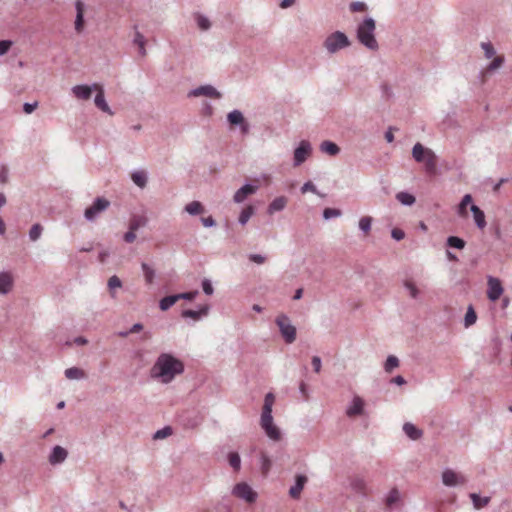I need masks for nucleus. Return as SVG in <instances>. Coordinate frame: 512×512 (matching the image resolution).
Masks as SVG:
<instances>
[{
    "label": "nucleus",
    "mask_w": 512,
    "mask_h": 512,
    "mask_svg": "<svg viewBox=\"0 0 512 512\" xmlns=\"http://www.w3.org/2000/svg\"><path fill=\"white\" fill-rule=\"evenodd\" d=\"M275 403V396L272 393H267L265 396V404L262 408V418H260V426L265 430L266 436L273 441L281 439V432L278 427L273 424L272 407Z\"/></svg>",
    "instance_id": "f03ea898"
},
{
    "label": "nucleus",
    "mask_w": 512,
    "mask_h": 512,
    "mask_svg": "<svg viewBox=\"0 0 512 512\" xmlns=\"http://www.w3.org/2000/svg\"><path fill=\"white\" fill-rule=\"evenodd\" d=\"M363 400L356 396L353 399V404H351L350 408L347 410L348 417H355L361 415L363 413Z\"/></svg>",
    "instance_id": "412c9836"
},
{
    "label": "nucleus",
    "mask_w": 512,
    "mask_h": 512,
    "mask_svg": "<svg viewBox=\"0 0 512 512\" xmlns=\"http://www.w3.org/2000/svg\"><path fill=\"white\" fill-rule=\"evenodd\" d=\"M477 321V314H475L474 308L472 306L468 307L465 314V327L468 328L475 324Z\"/></svg>",
    "instance_id": "72a5a7b5"
},
{
    "label": "nucleus",
    "mask_w": 512,
    "mask_h": 512,
    "mask_svg": "<svg viewBox=\"0 0 512 512\" xmlns=\"http://www.w3.org/2000/svg\"><path fill=\"white\" fill-rule=\"evenodd\" d=\"M257 189L258 186H252L249 184L242 186V188L237 190L236 194H234V202L243 203V201L250 195L254 194L257 191Z\"/></svg>",
    "instance_id": "f3484780"
},
{
    "label": "nucleus",
    "mask_w": 512,
    "mask_h": 512,
    "mask_svg": "<svg viewBox=\"0 0 512 512\" xmlns=\"http://www.w3.org/2000/svg\"><path fill=\"white\" fill-rule=\"evenodd\" d=\"M351 486H353V489L359 493H366V482L361 478H354L353 482H351Z\"/></svg>",
    "instance_id": "a19ab883"
},
{
    "label": "nucleus",
    "mask_w": 512,
    "mask_h": 512,
    "mask_svg": "<svg viewBox=\"0 0 512 512\" xmlns=\"http://www.w3.org/2000/svg\"><path fill=\"white\" fill-rule=\"evenodd\" d=\"M483 52H485L486 58H491L495 54V50L490 43H482Z\"/></svg>",
    "instance_id": "bf43d9fd"
},
{
    "label": "nucleus",
    "mask_w": 512,
    "mask_h": 512,
    "mask_svg": "<svg viewBox=\"0 0 512 512\" xmlns=\"http://www.w3.org/2000/svg\"><path fill=\"white\" fill-rule=\"evenodd\" d=\"M190 96H206L208 98H220L219 92L213 86H201L194 91L190 92Z\"/></svg>",
    "instance_id": "a211bd4d"
},
{
    "label": "nucleus",
    "mask_w": 512,
    "mask_h": 512,
    "mask_svg": "<svg viewBox=\"0 0 512 512\" xmlns=\"http://www.w3.org/2000/svg\"><path fill=\"white\" fill-rule=\"evenodd\" d=\"M287 205V198L284 196H278L274 200H272L271 204L268 206V213L274 214L276 212H280L284 210Z\"/></svg>",
    "instance_id": "aec40b11"
},
{
    "label": "nucleus",
    "mask_w": 512,
    "mask_h": 512,
    "mask_svg": "<svg viewBox=\"0 0 512 512\" xmlns=\"http://www.w3.org/2000/svg\"><path fill=\"white\" fill-rule=\"evenodd\" d=\"M184 210H186V212L189 213L190 215L195 216L203 213V206L200 202L193 201L186 205V207H184Z\"/></svg>",
    "instance_id": "c85d7f7f"
},
{
    "label": "nucleus",
    "mask_w": 512,
    "mask_h": 512,
    "mask_svg": "<svg viewBox=\"0 0 512 512\" xmlns=\"http://www.w3.org/2000/svg\"><path fill=\"white\" fill-rule=\"evenodd\" d=\"M41 225L39 224H34L32 225L31 227V230H29V239H31V241H36L39 236L41 235Z\"/></svg>",
    "instance_id": "de8ad7c7"
},
{
    "label": "nucleus",
    "mask_w": 512,
    "mask_h": 512,
    "mask_svg": "<svg viewBox=\"0 0 512 512\" xmlns=\"http://www.w3.org/2000/svg\"><path fill=\"white\" fill-rule=\"evenodd\" d=\"M472 203V197L470 194H466L464 198H462V201H460V204L457 205V215L460 216V218H466L467 217V206L471 205Z\"/></svg>",
    "instance_id": "393cba45"
},
{
    "label": "nucleus",
    "mask_w": 512,
    "mask_h": 512,
    "mask_svg": "<svg viewBox=\"0 0 512 512\" xmlns=\"http://www.w3.org/2000/svg\"><path fill=\"white\" fill-rule=\"evenodd\" d=\"M249 261L256 263V264H262V263L266 262V258H264L262 255L251 254V255H249Z\"/></svg>",
    "instance_id": "0e129e2a"
},
{
    "label": "nucleus",
    "mask_w": 512,
    "mask_h": 512,
    "mask_svg": "<svg viewBox=\"0 0 512 512\" xmlns=\"http://www.w3.org/2000/svg\"><path fill=\"white\" fill-rule=\"evenodd\" d=\"M131 179L134 184L139 188L146 186V174L143 171L135 172L131 174Z\"/></svg>",
    "instance_id": "2f4dec72"
},
{
    "label": "nucleus",
    "mask_w": 512,
    "mask_h": 512,
    "mask_svg": "<svg viewBox=\"0 0 512 512\" xmlns=\"http://www.w3.org/2000/svg\"><path fill=\"white\" fill-rule=\"evenodd\" d=\"M312 367H313V371H315L316 373L320 372V368L322 367V364L320 363V358L318 356H313Z\"/></svg>",
    "instance_id": "69168bd1"
},
{
    "label": "nucleus",
    "mask_w": 512,
    "mask_h": 512,
    "mask_svg": "<svg viewBox=\"0 0 512 512\" xmlns=\"http://www.w3.org/2000/svg\"><path fill=\"white\" fill-rule=\"evenodd\" d=\"M391 235L392 238H394L397 241H401L402 239H404V231L399 228L392 229Z\"/></svg>",
    "instance_id": "680f3d73"
},
{
    "label": "nucleus",
    "mask_w": 512,
    "mask_h": 512,
    "mask_svg": "<svg viewBox=\"0 0 512 512\" xmlns=\"http://www.w3.org/2000/svg\"><path fill=\"white\" fill-rule=\"evenodd\" d=\"M373 31H375V22L372 18L366 19L359 25V28H357V39H359V42L362 43L363 46L370 50H376L378 48V43H376L375 37L373 36Z\"/></svg>",
    "instance_id": "20e7f679"
},
{
    "label": "nucleus",
    "mask_w": 512,
    "mask_h": 512,
    "mask_svg": "<svg viewBox=\"0 0 512 512\" xmlns=\"http://www.w3.org/2000/svg\"><path fill=\"white\" fill-rule=\"evenodd\" d=\"M503 62H504V57L496 56V57H494V59H492L491 64H489L488 68H486V69H488V71H494V70L498 69L499 67H501Z\"/></svg>",
    "instance_id": "09e8293b"
},
{
    "label": "nucleus",
    "mask_w": 512,
    "mask_h": 512,
    "mask_svg": "<svg viewBox=\"0 0 512 512\" xmlns=\"http://www.w3.org/2000/svg\"><path fill=\"white\" fill-rule=\"evenodd\" d=\"M38 107V103L37 102H34V103H25V105H23V112H25V114H32V112Z\"/></svg>",
    "instance_id": "e2e57ef3"
},
{
    "label": "nucleus",
    "mask_w": 512,
    "mask_h": 512,
    "mask_svg": "<svg viewBox=\"0 0 512 512\" xmlns=\"http://www.w3.org/2000/svg\"><path fill=\"white\" fill-rule=\"evenodd\" d=\"M447 245L450 248L462 250L465 248V241L458 236H450L447 238Z\"/></svg>",
    "instance_id": "c756f323"
},
{
    "label": "nucleus",
    "mask_w": 512,
    "mask_h": 512,
    "mask_svg": "<svg viewBox=\"0 0 512 512\" xmlns=\"http://www.w3.org/2000/svg\"><path fill=\"white\" fill-rule=\"evenodd\" d=\"M307 483V477L304 475H298L295 478V485L289 489V496L294 500H298L301 496L303 486Z\"/></svg>",
    "instance_id": "4468645a"
},
{
    "label": "nucleus",
    "mask_w": 512,
    "mask_h": 512,
    "mask_svg": "<svg viewBox=\"0 0 512 512\" xmlns=\"http://www.w3.org/2000/svg\"><path fill=\"white\" fill-rule=\"evenodd\" d=\"M197 295V291H192V292H184V293H181V294H175V295H172V297H176V299L178 300H181V299H186V300H193Z\"/></svg>",
    "instance_id": "3c124183"
},
{
    "label": "nucleus",
    "mask_w": 512,
    "mask_h": 512,
    "mask_svg": "<svg viewBox=\"0 0 512 512\" xmlns=\"http://www.w3.org/2000/svg\"><path fill=\"white\" fill-rule=\"evenodd\" d=\"M404 287H406L407 291H409L410 297L416 299L417 295H419V290L416 288V285L411 280H404Z\"/></svg>",
    "instance_id": "a18cd8bd"
},
{
    "label": "nucleus",
    "mask_w": 512,
    "mask_h": 512,
    "mask_svg": "<svg viewBox=\"0 0 512 512\" xmlns=\"http://www.w3.org/2000/svg\"><path fill=\"white\" fill-rule=\"evenodd\" d=\"M470 210L473 212L474 222H476L477 227L484 229L486 227V218L483 211L477 205H471Z\"/></svg>",
    "instance_id": "4be33fe9"
},
{
    "label": "nucleus",
    "mask_w": 512,
    "mask_h": 512,
    "mask_svg": "<svg viewBox=\"0 0 512 512\" xmlns=\"http://www.w3.org/2000/svg\"><path fill=\"white\" fill-rule=\"evenodd\" d=\"M123 240L127 243H132L135 241V230H130L123 235Z\"/></svg>",
    "instance_id": "338daca9"
},
{
    "label": "nucleus",
    "mask_w": 512,
    "mask_h": 512,
    "mask_svg": "<svg viewBox=\"0 0 512 512\" xmlns=\"http://www.w3.org/2000/svg\"><path fill=\"white\" fill-rule=\"evenodd\" d=\"M206 313H208V307L204 306L200 310H184L183 317L184 318H191L193 320H199L201 316H205Z\"/></svg>",
    "instance_id": "bb28decb"
},
{
    "label": "nucleus",
    "mask_w": 512,
    "mask_h": 512,
    "mask_svg": "<svg viewBox=\"0 0 512 512\" xmlns=\"http://www.w3.org/2000/svg\"><path fill=\"white\" fill-rule=\"evenodd\" d=\"M397 200L407 206H411L414 203V197L408 192H398Z\"/></svg>",
    "instance_id": "f704fd0d"
},
{
    "label": "nucleus",
    "mask_w": 512,
    "mask_h": 512,
    "mask_svg": "<svg viewBox=\"0 0 512 512\" xmlns=\"http://www.w3.org/2000/svg\"><path fill=\"white\" fill-rule=\"evenodd\" d=\"M195 20H196V24H198V27H199V29H201V31H207L209 29V27L211 26L208 18H206L203 15L196 14Z\"/></svg>",
    "instance_id": "4c0bfd02"
},
{
    "label": "nucleus",
    "mask_w": 512,
    "mask_h": 512,
    "mask_svg": "<svg viewBox=\"0 0 512 512\" xmlns=\"http://www.w3.org/2000/svg\"><path fill=\"white\" fill-rule=\"evenodd\" d=\"M307 192H312L314 194L319 195V193L316 190V186H314L313 182H311V181L306 182V184L302 185V187H301L302 194H306Z\"/></svg>",
    "instance_id": "603ef678"
},
{
    "label": "nucleus",
    "mask_w": 512,
    "mask_h": 512,
    "mask_svg": "<svg viewBox=\"0 0 512 512\" xmlns=\"http://www.w3.org/2000/svg\"><path fill=\"white\" fill-rule=\"evenodd\" d=\"M399 365L398 358L395 356H389L388 359H386V363H384V371L390 373L395 368H397Z\"/></svg>",
    "instance_id": "e433bc0d"
},
{
    "label": "nucleus",
    "mask_w": 512,
    "mask_h": 512,
    "mask_svg": "<svg viewBox=\"0 0 512 512\" xmlns=\"http://www.w3.org/2000/svg\"><path fill=\"white\" fill-rule=\"evenodd\" d=\"M252 214L253 207L251 205L246 206L245 209L240 212L239 223L245 225L249 221V218L252 216Z\"/></svg>",
    "instance_id": "c9c22d12"
},
{
    "label": "nucleus",
    "mask_w": 512,
    "mask_h": 512,
    "mask_svg": "<svg viewBox=\"0 0 512 512\" xmlns=\"http://www.w3.org/2000/svg\"><path fill=\"white\" fill-rule=\"evenodd\" d=\"M141 330H143V325H141L140 323H136V324L132 325V327H131L129 332L120 333L119 336L120 337H126V336H128L130 334H137Z\"/></svg>",
    "instance_id": "5fc2aeb1"
},
{
    "label": "nucleus",
    "mask_w": 512,
    "mask_h": 512,
    "mask_svg": "<svg viewBox=\"0 0 512 512\" xmlns=\"http://www.w3.org/2000/svg\"><path fill=\"white\" fill-rule=\"evenodd\" d=\"M471 501H473L474 508L481 509L486 507V505L489 503V497H481L480 495L476 493H471L470 495Z\"/></svg>",
    "instance_id": "cd10ccee"
},
{
    "label": "nucleus",
    "mask_w": 512,
    "mask_h": 512,
    "mask_svg": "<svg viewBox=\"0 0 512 512\" xmlns=\"http://www.w3.org/2000/svg\"><path fill=\"white\" fill-rule=\"evenodd\" d=\"M233 495L248 503H253L257 500V493L245 482L238 483L234 486Z\"/></svg>",
    "instance_id": "0eeeda50"
},
{
    "label": "nucleus",
    "mask_w": 512,
    "mask_h": 512,
    "mask_svg": "<svg viewBox=\"0 0 512 512\" xmlns=\"http://www.w3.org/2000/svg\"><path fill=\"white\" fill-rule=\"evenodd\" d=\"M177 301H179V300L176 299V297H173L171 295L161 298V300H160V310L166 311V310L170 309V307L175 305V303Z\"/></svg>",
    "instance_id": "473e14b6"
},
{
    "label": "nucleus",
    "mask_w": 512,
    "mask_h": 512,
    "mask_svg": "<svg viewBox=\"0 0 512 512\" xmlns=\"http://www.w3.org/2000/svg\"><path fill=\"white\" fill-rule=\"evenodd\" d=\"M64 375H66V378L69 380H81L87 376L85 371L77 367L67 368V370L64 371Z\"/></svg>",
    "instance_id": "a878e982"
},
{
    "label": "nucleus",
    "mask_w": 512,
    "mask_h": 512,
    "mask_svg": "<svg viewBox=\"0 0 512 512\" xmlns=\"http://www.w3.org/2000/svg\"><path fill=\"white\" fill-rule=\"evenodd\" d=\"M109 206L108 200L104 198H98L93 202L92 205L87 207L86 212H84V216L88 221L94 220L100 213L105 211Z\"/></svg>",
    "instance_id": "6e6552de"
},
{
    "label": "nucleus",
    "mask_w": 512,
    "mask_h": 512,
    "mask_svg": "<svg viewBox=\"0 0 512 512\" xmlns=\"http://www.w3.org/2000/svg\"><path fill=\"white\" fill-rule=\"evenodd\" d=\"M442 483H444L445 486H456L464 485L466 480L460 474H457L452 470H446L442 473Z\"/></svg>",
    "instance_id": "9d476101"
},
{
    "label": "nucleus",
    "mask_w": 512,
    "mask_h": 512,
    "mask_svg": "<svg viewBox=\"0 0 512 512\" xmlns=\"http://www.w3.org/2000/svg\"><path fill=\"white\" fill-rule=\"evenodd\" d=\"M372 224V218L368 216H364L360 218L359 228L363 231V233L368 234L370 231V225Z\"/></svg>",
    "instance_id": "c03bdc74"
},
{
    "label": "nucleus",
    "mask_w": 512,
    "mask_h": 512,
    "mask_svg": "<svg viewBox=\"0 0 512 512\" xmlns=\"http://www.w3.org/2000/svg\"><path fill=\"white\" fill-rule=\"evenodd\" d=\"M93 87H95V91H96V97H95L96 108L100 109L101 111H103L109 115H112L111 109H109L108 104L105 101V96L103 95L102 85L96 83V84H93Z\"/></svg>",
    "instance_id": "f8f14e48"
},
{
    "label": "nucleus",
    "mask_w": 512,
    "mask_h": 512,
    "mask_svg": "<svg viewBox=\"0 0 512 512\" xmlns=\"http://www.w3.org/2000/svg\"><path fill=\"white\" fill-rule=\"evenodd\" d=\"M120 287H121V281L116 275H113L110 277V279H108V288L113 290L115 288H120Z\"/></svg>",
    "instance_id": "6e6d98bb"
},
{
    "label": "nucleus",
    "mask_w": 512,
    "mask_h": 512,
    "mask_svg": "<svg viewBox=\"0 0 512 512\" xmlns=\"http://www.w3.org/2000/svg\"><path fill=\"white\" fill-rule=\"evenodd\" d=\"M413 160L418 163L424 164V169L429 175L436 174L437 171V157L436 154L429 148L416 143L412 148Z\"/></svg>",
    "instance_id": "7ed1b4c3"
},
{
    "label": "nucleus",
    "mask_w": 512,
    "mask_h": 512,
    "mask_svg": "<svg viewBox=\"0 0 512 512\" xmlns=\"http://www.w3.org/2000/svg\"><path fill=\"white\" fill-rule=\"evenodd\" d=\"M93 91L94 87L87 85H75L72 88V94L78 100H89Z\"/></svg>",
    "instance_id": "2eb2a0df"
},
{
    "label": "nucleus",
    "mask_w": 512,
    "mask_h": 512,
    "mask_svg": "<svg viewBox=\"0 0 512 512\" xmlns=\"http://www.w3.org/2000/svg\"><path fill=\"white\" fill-rule=\"evenodd\" d=\"M12 46V42L8 40L0 41V56H4Z\"/></svg>",
    "instance_id": "13d9d810"
},
{
    "label": "nucleus",
    "mask_w": 512,
    "mask_h": 512,
    "mask_svg": "<svg viewBox=\"0 0 512 512\" xmlns=\"http://www.w3.org/2000/svg\"><path fill=\"white\" fill-rule=\"evenodd\" d=\"M278 329H280L281 336L287 344L293 343L296 339V328L290 323V320L284 314L277 316L275 319Z\"/></svg>",
    "instance_id": "423d86ee"
},
{
    "label": "nucleus",
    "mask_w": 512,
    "mask_h": 512,
    "mask_svg": "<svg viewBox=\"0 0 512 512\" xmlns=\"http://www.w3.org/2000/svg\"><path fill=\"white\" fill-rule=\"evenodd\" d=\"M134 44L139 46V52L144 56L146 54V49H144V44H146V40L144 39L143 34L136 32V36H134Z\"/></svg>",
    "instance_id": "79ce46f5"
},
{
    "label": "nucleus",
    "mask_w": 512,
    "mask_h": 512,
    "mask_svg": "<svg viewBox=\"0 0 512 512\" xmlns=\"http://www.w3.org/2000/svg\"><path fill=\"white\" fill-rule=\"evenodd\" d=\"M12 288V277L9 273L0 274V293H8Z\"/></svg>",
    "instance_id": "b1692460"
},
{
    "label": "nucleus",
    "mask_w": 512,
    "mask_h": 512,
    "mask_svg": "<svg viewBox=\"0 0 512 512\" xmlns=\"http://www.w3.org/2000/svg\"><path fill=\"white\" fill-rule=\"evenodd\" d=\"M319 150H321L322 153L328 154V156H335L340 152L339 146L330 141L322 142L321 146H319Z\"/></svg>",
    "instance_id": "5701e85b"
},
{
    "label": "nucleus",
    "mask_w": 512,
    "mask_h": 512,
    "mask_svg": "<svg viewBox=\"0 0 512 512\" xmlns=\"http://www.w3.org/2000/svg\"><path fill=\"white\" fill-rule=\"evenodd\" d=\"M170 434H171L170 427H165V428L157 431V433H155V435H154V438L155 439H163V438L170 436Z\"/></svg>",
    "instance_id": "052dcab7"
},
{
    "label": "nucleus",
    "mask_w": 512,
    "mask_h": 512,
    "mask_svg": "<svg viewBox=\"0 0 512 512\" xmlns=\"http://www.w3.org/2000/svg\"><path fill=\"white\" fill-rule=\"evenodd\" d=\"M184 371V364L181 360L169 355L161 354L157 358L151 369V376L160 380L163 384L170 383L176 375H180Z\"/></svg>",
    "instance_id": "f257e3e1"
},
{
    "label": "nucleus",
    "mask_w": 512,
    "mask_h": 512,
    "mask_svg": "<svg viewBox=\"0 0 512 512\" xmlns=\"http://www.w3.org/2000/svg\"><path fill=\"white\" fill-rule=\"evenodd\" d=\"M75 9V31L78 34H81L83 29L85 28V21L83 20V12L85 11V6H83V2L81 0H76Z\"/></svg>",
    "instance_id": "ddd939ff"
},
{
    "label": "nucleus",
    "mask_w": 512,
    "mask_h": 512,
    "mask_svg": "<svg viewBox=\"0 0 512 512\" xmlns=\"http://www.w3.org/2000/svg\"><path fill=\"white\" fill-rule=\"evenodd\" d=\"M143 275H145V281L148 285H151L153 282V278L155 277V272L149 265L142 263Z\"/></svg>",
    "instance_id": "58836bf2"
},
{
    "label": "nucleus",
    "mask_w": 512,
    "mask_h": 512,
    "mask_svg": "<svg viewBox=\"0 0 512 512\" xmlns=\"http://www.w3.org/2000/svg\"><path fill=\"white\" fill-rule=\"evenodd\" d=\"M228 463H230L234 470L238 471L240 469V456H238L237 452L228 454Z\"/></svg>",
    "instance_id": "37998d69"
},
{
    "label": "nucleus",
    "mask_w": 512,
    "mask_h": 512,
    "mask_svg": "<svg viewBox=\"0 0 512 512\" xmlns=\"http://www.w3.org/2000/svg\"><path fill=\"white\" fill-rule=\"evenodd\" d=\"M340 216V210L333 208H325L324 209V218L325 220H329L331 218H336Z\"/></svg>",
    "instance_id": "8fccbe9b"
},
{
    "label": "nucleus",
    "mask_w": 512,
    "mask_h": 512,
    "mask_svg": "<svg viewBox=\"0 0 512 512\" xmlns=\"http://www.w3.org/2000/svg\"><path fill=\"white\" fill-rule=\"evenodd\" d=\"M271 465H272V463L270 462L269 457L266 456V454H262V473H263V475H267V473H269Z\"/></svg>",
    "instance_id": "864d4df0"
},
{
    "label": "nucleus",
    "mask_w": 512,
    "mask_h": 512,
    "mask_svg": "<svg viewBox=\"0 0 512 512\" xmlns=\"http://www.w3.org/2000/svg\"><path fill=\"white\" fill-rule=\"evenodd\" d=\"M404 433H406L407 437L417 440L420 437V431L413 424L406 423L403 426Z\"/></svg>",
    "instance_id": "7c9ffc66"
},
{
    "label": "nucleus",
    "mask_w": 512,
    "mask_h": 512,
    "mask_svg": "<svg viewBox=\"0 0 512 512\" xmlns=\"http://www.w3.org/2000/svg\"><path fill=\"white\" fill-rule=\"evenodd\" d=\"M228 122H230L231 125H239L243 134H246L249 130V126H247L246 122L244 121L243 114H241L238 110H234L228 113Z\"/></svg>",
    "instance_id": "dca6fc26"
},
{
    "label": "nucleus",
    "mask_w": 512,
    "mask_h": 512,
    "mask_svg": "<svg viewBox=\"0 0 512 512\" xmlns=\"http://www.w3.org/2000/svg\"><path fill=\"white\" fill-rule=\"evenodd\" d=\"M348 46L349 39L345 34L341 32H335L330 34V36H328L327 39H325L324 41L325 49H327V51L331 54Z\"/></svg>",
    "instance_id": "39448f33"
},
{
    "label": "nucleus",
    "mask_w": 512,
    "mask_h": 512,
    "mask_svg": "<svg viewBox=\"0 0 512 512\" xmlns=\"http://www.w3.org/2000/svg\"><path fill=\"white\" fill-rule=\"evenodd\" d=\"M201 222L204 227H213L215 224L214 219L211 216L202 217Z\"/></svg>",
    "instance_id": "774afa93"
},
{
    "label": "nucleus",
    "mask_w": 512,
    "mask_h": 512,
    "mask_svg": "<svg viewBox=\"0 0 512 512\" xmlns=\"http://www.w3.org/2000/svg\"><path fill=\"white\" fill-rule=\"evenodd\" d=\"M350 9L352 12H363L366 10V4L362 2H351Z\"/></svg>",
    "instance_id": "4d7b16f0"
},
{
    "label": "nucleus",
    "mask_w": 512,
    "mask_h": 512,
    "mask_svg": "<svg viewBox=\"0 0 512 512\" xmlns=\"http://www.w3.org/2000/svg\"><path fill=\"white\" fill-rule=\"evenodd\" d=\"M502 294V286L501 281L497 278L489 277L488 278V299L491 301H496L501 297Z\"/></svg>",
    "instance_id": "9b49d317"
},
{
    "label": "nucleus",
    "mask_w": 512,
    "mask_h": 512,
    "mask_svg": "<svg viewBox=\"0 0 512 512\" xmlns=\"http://www.w3.org/2000/svg\"><path fill=\"white\" fill-rule=\"evenodd\" d=\"M67 458V450L60 446L54 447L52 453L49 456V463L52 465H56L58 463H62Z\"/></svg>",
    "instance_id": "6ab92c4d"
},
{
    "label": "nucleus",
    "mask_w": 512,
    "mask_h": 512,
    "mask_svg": "<svg viewBox=\"0 0 512 512\" xmlns=\"http://www.w3.org/2000/svg\"><path fill=\"white\" fill-rule=\"evenodd\" d=\"M399 501L398 489H392L389 491L388 497H386V506L392 507Z\"/></svg>",
    "instance_id": "ea45409f"
},
{
    "label": "nucleus",
    "mask_w": 512,
    "mask_h": 512,
    "mask_svg": "<svg viewBox=\"0 0 512 512\" xmlns=\"http://www.w3.org/2000/svg\"><path fill=\"white\" fill-rule=\"evenodd\" d=\"M310 154V143L305 140H302L300 146H298V148L295 149V152H293V165H301L303 162H305V160H307Z\"/></svg>",
    "instance_id": "1a4fd4ad"
},
{
    "label": "nucleus",
    "mask_w": 512,
    "mask_h": 512,
    "mask_svg": "<svg viewBox=\"0 0 512 512\" xmlns=\"http://www.w3.org/2000/svg\"><path fill=\"white\" fill-rule=\"evenodd\" d=\"M146 223V221L143 219V217H132L130 221V231H137L143 225Z\"/></svg>",
    "instance_id": "49530a36"
}]
</instances>
